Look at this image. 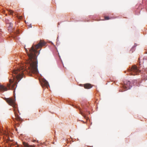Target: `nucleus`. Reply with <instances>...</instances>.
I'll use <instances>...</instances> for the list:
<instances>
[{"label": "nucleus", "instance_id": "obj_2", "mask_svg": "<svg viewBox=\"0 0 147 147\" xmlns=\"http://www.w3.org/2000/svg\"><path fill=\"white\" fill-rule=\"evenodd\" d=\"M5 100L10 105L12 106L13 108L16 120L18 121H21L22 120L21 118L16 113L17 110L19 113V111L18 109L17 105L16 103L15 100L12 98H6Z\"/></svg>", "mask_w": 147, "mask_h": 147}, {"label": "nucleus", "instance_id": "obj_14", "mask_svg": "<svg viewBox=\"0 0 147 147\" xmlns=\"http://www.w3.org/2000/svg\"><path fill=\"white\" fill-rule=\"evenodd\" d=\"M132 51V52H133V49L132 48L131 49V50H130V51Z\"/></svg>", "mask_w": 147, "mask_h": 147}, {"label": "nucleus", "instance_id": "obj_7", "mask_svg": "<svg viewBox=\"0 0 147 147\" xmlns=\"http://www.w3.org/2000/svg\"><path fill=\"white\" fill-rule=\"evenodd\" d=\"M7 90V88L4 86L0 84V91L3 92Z\"/></svg>", "mask_w": 147, "mask_h": 147}, {"label": "nucleus", "instance_id": "obj_11", "mask_svg": "<svg viewBox=\"0 0 147 147\" xmlns=\"http://www.w3.org/2000/svg\"><path fill=\"white\" fill-rule=\"evenodd\" d=\"M9 12L10 14H11V15L13 14V11L11 10H9Z\"/></svg>", "mask_w": 147, "mask_h": 147}, {"label": "nucleus", "instance_id": "obj_9", "mask_svg": "<svg viewBox=\"0 0 147 147\" xmlns=\"http://www.w3.org/2000/svg\"><path fill=\"white\" fill-rule=\"evenodd\" d=\"M78 108L79 110L80 111V113H81V114L84 117L85 116L84 114L82 111L81 110V109L80 108V107H79Z\"/></svg>", "mask_w": 147, "mask_h": 147}, {"label": "nucleus", "instance_id": "obj_15", "mask_svg": "<svg viewBox=\"0 0 147 147\" xmlns=\"http://www.w3.org/2000/svg\"><path fill=\"white\" fill-rule=\"evenodd\" d=\"M19 33V31H17V32H16V34H18V33Z\"/></svg>", "mask_w": 147, "mask_h": 147}, {"label": "nucleus", "instance_id": "obj_1", "mask_svg": "<svg viewBox=\"0 0 147 147\" xmlns=\"http://www.w3.org/2000/svg\"><path fill=\"white\" fill-rule=\"evenodd\" d=\"M46 44L44 40H40L35 47L32 46L29 49V51L25 49L28 58V59L26 61V67L25 68L21 65L20 68L15 69L13 70L12 72L13 78L9 80L10 84H7V87L9 89L13 90L15 89L17 83L23 77L25 70L27 69H28L27 70V72L34 74L38 73L37 59V54L38 53L37 50L45 46Z\"/></svg>", "mask_w": 147, "mask_h": 147}, {"label": "nucleus", "instance_id": "obj_5", "mask_svg": "<svg viewBox=\"0 0 147 147\" xmlns=\"http://www.w3.org/2000/svg\"><path fill=\"white\" fill-rule=\"evenodd\" d=\"M3 134L5 135V136L3 137V138H5L6 140L7 141V142L9 141H11V142H12V140H11L10 139L8 133L6 132V131H4Z\"/></svg>", "mask_w": 147, "mask_h": 147}, {"label": "nucleus", "instance_id": "obj_12", "mask_svg": "<svg viewBox=\"0 0 147 147\" xmlns=\"http://www.w3.org/2000/svg\"><path fill=\"white\" fill-rule=\"evenodd\" d=\"M9 27L10 28H11L13 24L11 23H10L9 24Z\"/></svg>", "mask_w": 147, "mask_h": 147}, {"label": "nucleus", "instance_id": "obj_16", "mask_svg": "<svg viewBox=\"0 0 147 147\" xmlns=\"http://www.w3.org/2000/svg\"><path fill=\"white\" fill-rule=\"evenodd\" d=\"M30 26L31 28V27H32V26H31V24H30Z\"/></svg>", "mask_w": 147, "mask_h": 147}, {"label": "nucleus", "instance_id": "obj_8", "mask_svg": "<svg viewBox=\"0 0 147 147\" xmlns=\"http://www.w3.org/2000/svg\"><path fill=\"white\" fill-rule=\"evenodd\" d=\"M84 87L86 89H90L91 88L92 86V85L90 84H86L84 85Z\"/></svg>", "mask_w": 147, "mask_h": 147}, {"label": "nucleus", "instance_id": "obj_3", "mask_svg": "<svg viewBox=\"0 0 147 147\" xmlns=\"http://www.w3.org/2000/svg\"><path fill=\"white\" fill-rule=\"evenodd\" d=\"M128 70L132 75H135L140 72V71L138 70L137 66L136 65L133 66L131 68Z\"/></svg>", "mask_w": 147, "mask_h": 147}, {"label": "nucleus", "instance_id": "obj_6", "mask_svg": "<svg viewBox=\"0 0 147 147\" xmlns=\"http://www.w3.org/2000/svg\"><path fill=\"white\" fill-rule=\"evenodd\" d=\"M41 85L42 87L45 86L47 87V88H48V87H49V85L48 82L45 80H42V82L41 84Z\"/></svg>", "mask_w": 147, "mask_h": 147}, {"label": "nucleus", "instance_id": "obj_4", "mask_svg": "<svg viewBox=\"0 0 147 147\" xmlns=\"http://www.w3.org/2000/svg\"><path fill=\"white\" fill-rule=\"evenodd\" d=\"M125 85L123 86V88L126 90L129 89L131 87V83L129 81L124 82Z\"/></svg>", "mask_w": 147, "mask_h": 147}, {"label": "nucleus", "instance_id": "obj_10", "mask_svg": "<svg viewBox=\"0 0 147 147\" xmlns=\"http://www.w3.org/2000/svg\"><path fill=\"white\" fill-rule=\"evenodd\" d=\"M105 20H107L111 19V18H109L108 16H105Z\"/></svg>", "mask_w": 147, "mask_h": 147}, {"label": "nucleus", "instance_id": "obj_13", "mask_svg": "<svg viewBox=\"0 0 147 147\" xmlns=\"http://www.w3.org/2000/svg\"><path fill=\"white\" fill-rule=\"evenodd\" d=\"M17 17L19 19H21L22 18V16H17Z\"/></svg>", "mask_w": 147, "mask_h": 147}]
</instances>
